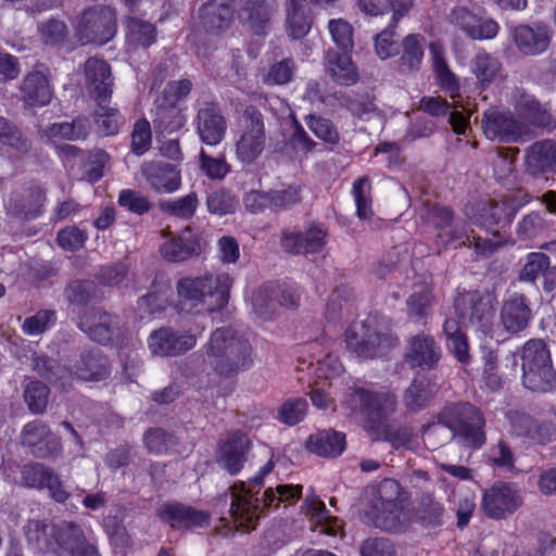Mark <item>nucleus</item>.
Here are the masks:
<instances>
[{"mask_svg": "<svg viewBox=\"0 0 556 556\" xmlns=\"http://www.w3.org/2000/svg\"><path fill=\"white\" fill-rule=\"evenodd\" d=\"M412 4L413 0H358L359 10L368 15L377 16L392 11L394 23L409 11Z\"/></svg>", "mask_w": 556, "mask_h": 556, "instance_id": "c03bdc74", "label": "nucleus"}, {"mask_svg": "<svg viewBox=\"0 0 556 556\" xmlns=\"http://www.w3.org/2000/svg\"><path fill=\"white\" fill-rule=\"evenodd\" d=\"M513 36L515 45L522 54L538 55L547 50L552 33L546 24L535 22L516 26Z\"/></svg>", "mask_w": 556, "mask_h": 556, "instance_id": "5701e85b", "label": "nucleus"}, {"mask_svg": "<svg viewBox=\"0 0 556 556\" xmlns=\"http://www.w3.org/2000/svg\"><path fill=\"white\" fill-rule=\"evenodd\" d=\"M532 319V309L529 299L519 292H514L504 299L500 320L504 330L517 334L526 330Z\"/></svg>", "mask_w": 556, "mask_h": 556, "instance_id": "aec40b11", "label": "nucleus"}, {"mask_svg": "<svg viewBox=\"0 0 556 556\" xmlns=\"http://www.w3.org/2000/svg\"><path fill=\"white\" fill-rule=\"evenodd\" d=\"M110 372V362L99 349L84 350L74 365L75 376L84 381H102Z\"/></svg>", "mask_w": 556, "mask_h": 556, "instance_id": "cd10ccee", "label": "nucleus"}, {"mask_svg": "<svg viewBox=\"0 0 556 556\" xmlns=\"http://www.w3.org/2000/svg\"><path fill=\"white\" fill-rule=\"evenodd\" d=\"M99 110L94 113V123L104 136H112L118 132L121 127V115L115 109L106 108L103 103L98 104Z\"/></svg>", "mask_w": 556, "mask_h": 556, "instance_id": "69168bd1", "label": "nucleus"}, {"mask_svg": "<svg viewBox=\"0 0 556 556\" xmlns=\"http://www.w3.org/2000/svg\"><path fill=\"white\" fill-rule=\"evenodd\" d=\"M325 71L339 85L351 86L358 80L350 52L328 49L325 55Z\"/></svg>", "mask_w": 556, "mask_h": 556, "instance_id": "2f4dec72", "label": "nucleus"}, {"mask_svg": "<svg viewBox=\"0 0 556 556\" xmlns=\"http://www.w3.org/2000/svg\"><path fill=\"white\" fill-rule=\"evenodd\" d=\"M252 305L255 314L263 319H271L279 313V287H260L252 296Z\"/></svg>", "mask_w": 556, "mask_h": 556, "instance_id": "37998d69", "label": "nucleus"}, {"mask_svg": "<svg viewBox=\"0 0 556 556\" xmlns=\"http://www.w3.org/2000/svg\"><path fill=\"white\" fill-rule=\"evenodd\" d=\"M433 300V289L429 285L419 286L406 300L408 314L419 318L426 317L431 309Z\"/></svg>", "mask_w": 556, "mask_h": 556, "instance_id": "13d9d810", "label": "nucleus"}, {"mask_svg": "<svg viewBox=\"0 0 556 556\" xmlns=\"http://www.w3.org/2000/svg\"><path fill=\"white\" fill-rule=\"evenodd\" d=\"M549 257L542 252H531L527 256L526 264L519 273L520 281L534 282L540 274L546 270Z\"/></svg>", "mask_w": 556, "mask_h": 556, "instance_id": "0e129e2a", "label": "nucleus"}, {"mask_svg": "<svg viewBox=\"0 0 556 556\" xmlns=\"http://www.w3.org/2000/svg\"><path fill=\"white\" fill-rule=\"evenodd\" d=\"M452 438L470 450H478L485 443V420L481 410L468 402L448 403L438 414Z\"/></svg>", "mask_w": 556, "mask_h": 556, "instance_id": "39448f33", "label": "nucleus"}, {"mask_svg": "<svg viewBox=\"0 0 556 556\" xmlns=\"http://www.w3.org/2000/svg\"><path fill=\"white\" fill-rule=\"evenodd\" d=\"M514 99L515 108L530 124L536 126H547L549 124V113L533 96L526 93L521 89H516Z\"/></svg>", "mask_w": 556, "mask_h": 556, "instance_id": "58836bf2", "label": "nucleus"}, {"mask_svg": "<svg viewBox=\"0 0 556 556\" xmlns=\"http://www.w3.org/2000/svg\"><path fill=\"white\" fill-rule=\"evenodd\" d=\"M53 469L41 463H28L21 469V480L27 488L41 490L47 484V480Z\"/></svg>", "mask_w": 556, "mask_h": 556, "instance_id": "bf43d9fd", "label": "nucleus"}, {"mask_svg": "<svg viewBox=\"0 0 556 556\" xmlns=\"http://www.w3.org/2000/svg\"><path fill=\"white\" fill-rule=\"evenodd\" d=\"M53 138L66 140L85 139L89 134V122L87 118L78 117L71 123H55L49 129Z\"/></svg>", "mask_w": 556, "mask_h": 556, "instance_id": "4d7b16f0", "label": "nucleus"}, {"mask_svg": "<svg viewBox=\"0 0 556 556\" xmlns=\"http://www.w3.org/2000/svg\"><path fill=\"white\" fill-rule=\"evenodd\" d=\"M126 28V43L130 49H146L155 42L156 28L150 22L138 17H128Z\"/></svg>", "mask_w": 556, "mask_h": 556, "instance_id": "a19ab883", "label": "nucleus"}, {"mask_svg": "<svg viewBox=\"0 0 556 556\" xmlns=\"http://www.w3.org/2000/svg\"><path fill=\"white\" fill-rule=\"evenodd\" d=\"M353 195L356 204V213L361 219L370 218L372 215L370 199V182L367 177H361L353 182Z\"/></svg>", "mask_w": 556, "mask_h": 556, "instance_id": "052dcab7", "label": "nucleus"}, {"mask_svg": "<svg viewBox=\"0 0 556 556\" xmlns=\"http://www.w3.org/2000/svg\"><path fill=\"white\" fill-rule=\"evenodd\" d=\"M522 384L532 392L546 393L556 389V372L551 354L541 339L525 343L521 351Z\"/></svg>", "mask_w": 556, "mask_h": 556, "instance_id": "423d86ee", "label": "nucleus"}, {"mask_svg": "<svg viewBox=\"0 0 556 556\" xmlns=\"http://www.w3.org/2000/svg\"><path fill=\"white\" fill-rule=\"evenodd\" d=\"M302 509L311 518V529L320 534L343 538V522L329 515L325 504L317 496H307Z\"/></svg>", "mask_w": 556, "mask_h": 556, "instance_id": "bb28decb", "label": "nucleus"}, {"mask_svg": "<svg viewBox=\"0 0 556 556\" xmlns=\"http://www.w3.org/2000/svg\"><path fill=\"white\" fill-rule=\"evenodd\" d=\"M85 534L81 527L74 521L63 520L54 526V551L59 556H66L71 548Z\"/></svg>", "mask_w": 556, "mask_h": 556, "instance_id": "49530a36", "label": "nucleus"}, {"mask_svg": "<svg viewBox=\"0 0 556 556\" xmlns=\"http://www.w3.org/2000/svg\"><path fill=\"white\" fill-rule=\"evenodd\" d=\"M199 201L198 197L194 192H190L189 194L179 198L177 200H165L160 202L159 206L162 212L180 218V219H190L197 211Z\"/></svg>", "mask_w": 556, "mask_h": 556, "instance_id": "6e6d98bb", "label": "nucleus"}, {"mask_svg": "<svg viewBox=\"0 0 556 556\" xmlns=\"http://www.w3.org/2000/svg\"><path fill=\"white\" fill-rule=\"evenodd\" d=\"M242 130L236 142V155L243 164H251L263 153L266 146L264 115L255 105L242 112Z\"/></svg>", "mask_w": 556, "mask_h": 556, "instance_id": "1a4fd4ad", "label": "nucleus"}, {"mask_svg": "<svg viewBox=\"0 0 556 556\" xmlns=\"http://www.w3.org/2000/svg\"><path fill=\"white\" fill-rule=\"evenodd\" d=\"M372 441H386L395 450L409 444L413 433L408 428L397 427L389 420L368 433Z\"/></svg>", "mask_w": 556, "mask_h": 556, "instance_id": "de8ad7c7", "label": "nucleus"}, {"mask_svg": "<svg viewBox=\"0 0 556 556\" xmlns=\"http://www.w3.org/2000/svg\"><path fill=\"white\" fill-rule=\"evenodd\" d=\"M472 230L468 231V227L464 223L451 224L443 232L438 233V240L444 247H471L472 244Z\"/></svg>", "mask_w": 556, "mask_h": 556, "instance_id": "680f3d73", "label": "nucleus"}, {"mask_svg": "<svg viewBox=\"0 0 556 556\" xmlns=\"http://www.w3.org/2000/svg\"><path fill=\"white\" fill-rule=\"evenodd\" d=\"M274 463L267 462L261 472L252 479V486L247 488L244 482L236 483L231 488L230 516L238 529L250 531L255 529L260 514L263 509L278 507L279 503L293 504L302 493V485L280 484L264 491L262 498L255 496V488H261L264 477L273 471Z\"/></svg>", "mask_w": 556, "mask_h": 556, "instance_id": "f257e3e1", "label": "nucleus"}, {"mask_svg": "<svg viewBox=\"0 0 556 556\" xmlns=\"http://www.w3.org/2000/svg\"><path fill=\"white\" fill-rule=\"evenodd\" d=\"M78 319V328L100 344H109L119 328L118 317L98 306L84 308Z\"/></svg>", "mask_w": 556, "mask_h": 556, "instance_id": "dca6fc26", "label": "nucleus"}, {"mask_svg": "<svg viewBox=\"0 0 556 556\" xmlns=\"http://www.w3.org/2000/svg\"><path fill=\"white\" fill-rule=\"evenodd\" d=\"M501 67L498 59L486 52H479L472 61V72L483 87L495 79Z\"/></svg>", "mask_w": 556, "mask_h": 556, "instance_id": "864d4df0", "label": "nucleus"}, {"mask_svg": "<svg viewBox=\"0 0 556 556\" xmlns=\"http://www.w3.org/2000/svg\"><path fill=\"white\" fill-rule=\"evenodd\" d=\"M307 402L296 397L286 401L278 410V418L281 422L293 426L299 424L305 416Z\"/></svg>", "mask_w": 556, "mask_h": 556, "instance_id": "774afa93", "label": "nucleus"}, {"mask_svg": "<svg viewBox=\"0 0 556 556\" xmlns=\"http://www.w3.org/2000/svg\"><path fill=\"white\" fill-rule=\"evenodd\" d=\"M432 66L441 88L446 91L451 99L459 97V81L456 75L450 70L441 45L430 43Z\"/></svg>", "mask_w": 556, "mask_h": 556, "instance_id": "4c0bfd02", "label": "nucleus"}, {"mask_svg": "<svg viewBox=\"0 0 556 556\" xmlns=\"http://www.w3.org/2000/svg\"><path fill=\"white\" fill-rule=\"evenodd\" d=\"M23 99L29 105H46L52 98L47 77L41 72L28 73L21 86Z\"/></svg>", "mask_w": 556, "mask_h": 556, "instance_id": "e433bc0d", "label": "nucleus"}, {"mask_svg": "<svg viewBox=\"0 0 556 556\" xmlns=\"http://www.w3.org/2000/svg\"><path fill=\"white\" fill-rule=\"evenodd\" d=\"M54 526L45 520H28L24 528L27 542L40 552L54 551Z\"/></svg>", "mask_w": 556, "mask_h": 556, "instance_id": "79ce46f5", "label": "nucleus"}, {"mask_svg": "<svg viewBox=\"0 0 556 556\" xmlns=\"http://www.w3.org/2000/svg\"><path fill=\"white\" fill-rule=\"evenodd\" d=\"M434 391L430 382L426 379H415L405 390L404 404L412 412H418L433 396Z\"/></svg>", "mask_w": 556, "mask_h": 556, "instance_id": "603ef678", "label": "nucleus"}, {"mask_svg": "<svg viewBox=\"0 0 556 556\" xmlns=\"http://www.w3.org/2000/svg\"><path fill=\"white\" fill-rule=\"evenodd\" d=\"M231 286L232 279L227 274L186 277L178 280L177 292L180 303L189 304V309L199 312L201 306L208 312H218L228 304Z\"/></svg>", "mask_w": 556, "mask_h": 556, "instance_id": "20e7f679", "label": "nucleus"}, {"mask_svg": "<svg viewBox=\"0 0 556 556\" xmlns=\"http://www.w3.org/2000/svg\"><path fill=\"white\" fill-rule=\"evenodd\" d=\"M443 507L431 494H424L416 513V519L425 529L432 530L443 525Z\"/></svg>", "mask_w": 556, "mask_h": 556, "instance_id": "09e8293b", "label": "nucleus"}, {"mask_svg": "<svg viewBox=\"0 0 556 556\" xmlns=\"http://www.w3.org/2000/svg\"><path fill=\"white\" fill-rule=\"evenodd\" d=\"M273 8L266 0H247L238 12L239 21L257 36H264L269 27Z\"/></svg>", "mask_w": 556, "mask_h": 556, "instance_id": "473e14b6", "label": "nucleus"}, {"mask_svg": "<svg viewBox=\"0 0 556 556\" xmlns=\"http://www.w3.org/2000/svg\"><path fill=\"white\" fill-rule=\"evenodd\" d=\"M250 447L251 441L247 434L230 432L218 445L217 463L230 475H236L243 468Z\"/></svg>", "mask_w": 556, "mask_h": 556, "instance_id": "4be33fe9", "label": "nucleus"}, {"mask_svg": "<svg viewBox=\"0 0 556 556\" xmlns=\"http://www.w3.org/2000/svg\"><path fill=\"white\" fill-rule=\"evenodd\" d=\"M142 173L156 192L170 193L180 187V173L173 164L150 162L143 166Z\"/></svg>", "mask_w": 556, "mask_h": 556, "instance_id": "c756f323", "label": "nucleus"}, {"mask_svg": "<svg viewBox=\"0 0 556 556\" xmlns=\"http://www.w3.org/2000/svg\"><path fill=\"white\" fill-rule=\"evenodd\" d=\"M195 130L206 146H217L223 141L228 128L227 118L218 103L205 101L197 111Z\"/></svg>", "mask_w": 556, "mask_h": 556, "instance_id": "f3484780", "label": "nucleus"}, {"mask_svg": "<svg viewBox=\"0 0 556 556\" xmlns=\"http://www.w3.org/2000/svg\"><path fill=\"white\" fill-rule=\"evenodd\" d=\"M233 11L224 0H210L199 10L202 27L210 33L218 34L229 28Z\"/></svg>", "mask_w": 556, "mask_h": 556, "instance_id": "7c9ffc66", "label": "nucleus"}, {"mask_svg": "<svg viewBox=\"0 0 556 556\" xmlns=\"http://www.w3.org/2000/svg\"><path fill=\"white\" fill-rule=\"evenodd\" d=\"M521 203L511 195L490 199L477 205L475 223L484 226H507L519 211Z\"/></svg>", "mask_w": 556, "mask_h": 556, "instance_id": "a211bd4d", "label": "nucleus"}, {"mask_svg": "<svg viewBox=\"0 0 556 556\" xmlns=\"http://www.w3.org/2000/svg\"><path fill=\"white\" fill-rule=\"evenodd\" d=\"M153 125L156 132L172 134L185 125V116L181 114L177 103L159 97L155 100Z\"/></svg>", "mask_w": 556, "mask_h": 556, "instance_id": "f704fd0d", "label": "nucleus"}, {"mask_svg": "<svg viewBox=\"0 0 556 556\" xmlns=\"http://www.w3.org/2000/svg\"><path fill=\"white\" fill-rule=\"evenodd\" d=\"M341 405L351 415L363 418V429L368 434L395 413L397 399L391 391L353 383L345 390Z\"/></svg>", "mask_w": 556, "mask_h": 556, "instance_id": "7ed1b4c3", "label": "nucleus"}, {"mask_svg": "<svg viewBox=\"0 0 556 556\" xmlns=\"http://www.w3.org/2000/svg\"><path fill=\"white\" fill-rule=\"evenodd\" d=\"M205 355L211 368L219 376L230 378L251 367V345L233 329H216L205 345Z\"/></svg>", "mask_w": 556, "mask_h": 556, "instance_id": "f03ea898", "label": "nucleus"}, {"mask_svg": "<svg viewBox=\"0 0 556 556\" xmlns=\"http://www.w3.org/2000/svg\"><path fill=\"white\" fill-rule=\"evenodd\" d=\"M403 52L399 60L401 72H418L421 67L426 39L420 34H409L402 40Z\"/></svg>", "mask_w": 556, "mask_h": 556, "instance_id": "ea45409f", "label": "nucleus"}, {"mask_svg": "<svg viewBox=\"0 0 556 556\" xmlns=\"http://www.w3.org/2000/svg\"><path fill=\"white\" fill-rule=\"evenodd\" d=\"M29 197L31 198V203L25 204L20 203L17 199H10L8 211L10 214L16 217H22L25 219L35 218L40 213V207L46 199L45 192L39 187L29 188Z\"/></svg>", "mask_w": 556, "mask_h": 556, "instance_id": "5fc2aeb1", "label": "nucleus"}, {"mask_svg": "<svg viewBox=\"0 0 556 556\" xmlns=\"http://www.w3.org/2000/svg\"><path fill=\"white\" fill-rule=\"evenodd\" d=\"M371 502L367 511L374 526L386 531H395L402 525V488L394 479H383L371 491Z\"/></svg>", "mask_w": 556, "mask_h": 556, "instance_id": "6e6552de", "label": "nucleus"}, {"mask_svg": "<svg viewBox=\"0 0 556 556\" xmlns=\"http://www.w3.org/2000/svg\"><path fill=\"white\" fill-rule=\"evenodd\" d=\"M339 105L345 108L354 116L369 121L378 114L374 101L366 94H355L353 92L336 93Z\"/></svg>", "mask_w": 556, "mask_h": 556, "instance_id": "a18cd8bd", "label": "nucleus"}, {"mask_svg": "<svg viewBox=\"0 0 556 556\" xmlns=\"http://www.w3.org/2000/svg\"><path fill=\"white\" fill-rule=\"evenodd\" d=\"M306 124L315 136L323 141L329 144H337L339 142V132L330 119L316 115H308L306 117Z\"/></svg>", "mask_w": 556, "mask_h": 556, "instance_id": "338daca9", "label": "nucleus"}, {"mask_svg": "<svg viewBox=\"0 0 556 556\" xmlns=\"http://www.w3.org/2000/svg\"><path fill=\"white\" fill-rule=\"evenodd\" d=\"M482 128L490 140L510 143L526 140L529 126L515 117L509 111L488 109L483 113Z\"/></svg>", "mask_w": 556, "mask_h": 556, "instance_id": "9b49d317", "label": "nucleus"}, {"mask_svg": "<svg viewBox=\"0 0 556 556\" xmlns=\"http://www.w3.org/2000/svg\"><path fill=\"white\" fill-rule=\"evenodd\" d=\"M495 304V296L488 291L464 290L454 299V311L465 327L489 336L493 330Z\"/></svg>", "mask_w": 556, "mask_h": 556, "instance_id": "0eeeda50", "label": "nucleus"}, {"mask_svg": "<svg viewBox=\"0 0 556 556\" xmlns=\"http://www.w3.org/2000/svg\"><path fill=\"white\" fill-rule=\"evenodd\" d=\"M309 452L323 457H337L345 448V434L332 429L313 433L306 441Z\"/></svg>", "mask_w": 556, "mask_h": 556, "instance_id": "72a5a7b5", "label": "nucleus"}, {"mask_svg": "<svg viewBox=\"0 0 556 556\" xmlns=\"http://www.w3.org/2000/svg\"><path fill=\"white\" fill-rule=\"evenodd\" d=\"M116 13L105 5L91 7L84 11L77 26L83 43L104 45L116 34Z\"/></svg>", "mask_w": 556, "mask_h": 556, "instance_id": "9d476101", "label": "nucleus"}, {"mask_svg": "<svg viewBox=\"0 0 556 556\" xmlns=\"http://www.w3.org/2000/svg\"><path fill=\"white\" fill-rule=\"evenodd\" d=\"M285 11L289 35L293 39L304 37L312 26V15L307 0H286Z\"/></svg>", "mask_w": 556, "mask_h": 556, "instance_id": "c9c22d12", "label": "nucleus"}, {"mask_svg": "<svg viewBox=\"0 0 556 556\" xmlns=\"http://www.w3.org/2000/svg\"><path fill=\"white\" fill-rule=\"evenodd\" d=\"M441 358V346L433 337L418 333L409 341V349L405 354V362L412 368L431 370L437 367Z\"/></svg>", "mask_w": 556, "mask_h": 556, "instance_id": "b1692460", "label": "nucleus"}, {"mask_svg": "<svg viewBox=\"0 0 556 556\" xmlns=\"http://www.w3.org/2000/svg\"><path fill=\"white\" fill-rule=\"evenodd\" d=\"M522 503V493L517 484L496 482L484 491L481 506L488 517L504 519L514 514Z\"/></svg>", "mask_w": 556, "mask_h": 556, "instance_id": "ddd939ff", "label": "nucleus"}, {"mask_svg": "<svg viewBox=\"0 0 556 556\" xmlns=\"http://www.w3.org/2000/svg\"><path fill=\"white\" fill-rule=\"evenodd\" d=\"M0 142L21 155L27 154L31 149L29 139L14 123L3 116H0Z\"/></svg>", "mask_w": 556, "mask_h": 556, "instance_id": "8fccbe9b", "label": "nucleus"}, {"mask_svg": "<svg viewBox=\"0 0 556 556\" xmlns=\"http://www.w3.org/2000/svg\"><path fill=\"white\" fill-rule=\"evenodd\" d=\"M88 91L98 104L105 103L112 96L111 67L103 60L90 58L85 63Z\"/></svg>", "mask_w": 556, "mask_h": 556, "instance_id": "a878e982", "label": "nucleus"}, {"mask_svg": "<svg viewBox=\"0 0 556 556\" xmlns=\"http://www.w3.org/2000/svg\"><path fill=\"white\" fill-rule=\"evenodd\" d=\"M327 242L328 229L320 223H309L303 231L285 229L280 239L283 251L294 255L319 253Z\"/></svg>", "mask_w": 556, "mask_h": 556, "instance_id": "f8f14e48", "label": "nucleus"}, {"mask_svg": "<svg viewBox=\"0 0 556 556\" xmlns=\"http://www.w3.org/2000/svg\"><path fill=\"white\" fill-rule=\"evenodd\" d=\"M159 517L173 529L189 530L207 526L211 515L179 502H167L159 509Z\"/></svg>", "mask_w": 556, "mask_h": 556, "instance_id": "412c9836", "label": "nucleus"}, {"mask_svg": "<svg viewBox=\"0 0 556 556\" xmlns=\"http://www.w3.org/2000/svg\"><path fill=\"white\" fill-rule=\"evenodd\" d=\"M346 348L358 356L371 358L380 354L382 348L391 345V339L387 334L379 333L366 323L359 327L348 330L345 337Z\"/></svg>", "mask_w": 556, "mask_h": 556, "instance_id": "6ab92c4d", "label": "nucleus"}, {"mask_svg": "<svg viewBox=\"0 0 556 556\" xmlns=\"http://www.w3.org/2000/svg\"><path fill=\"white\" fill-rule=\"evenodd\" d=\"M526 169L532 176L556 173V142L542 140L532 143L527 150Z\"/></svg>", "mask_w": 556, "mask_h": 556, "instance_id": "c85d7f7f", "label": "nucleus"}, {"mask_svg": "<svg viewBox=\"0 0 556 556\" xmlns=\"http://www.w3.org/2000/svg\"><path fill=\"white\" fill-rule=\"evenodd\" d=\"M205 248V240L200 233H193L186 227L178 237L172 238L161 247V254L169 262H184L200 255Z\"/></svg>", "mask_w": 556, "mask_h": 556, "instance_id": "393cba45", "label": "nucleus"}, {"mask_svg": "<svg viewBox=\"0 0 556 556\" xmlns=\"http://www.w3.org/2000/svg\"><path fill=\"white\" fill-rule=\"evenodd\" d=\"M197 337L188 331H178L172 327H161L153 330L148 339L147 346L154 357H175L182 355L194 348Z\"/></svg>", "mask_w": 556, "mask_h": 556, "instance_id": "4468645a", "label": "nucleus"}, {"mask_svg": "<svg viewBox=\"0 0 556 556\" xmlns=\"http://www.w3.org/2000/svg\"><path fill=\"white\" fill-rule=\"evenodd\" d=\"M21 442L37 458H55L62 453L61 438L41 420L29 421L23 427Z\"/></svg>", "mask_w": 556, "mask_h": 556, "instance_id": "2eb2a0df", "label": "nucleus"}, {"mask_svg": "<svg viewBox=\"0 0 556 556\" xmlns=\"http://www.w3.org/2000/svg\"><path fill=\"white\" fill-rule=\"evenodd\" d=\"M295 71L293 59L286 58L269 66L267 73L263 77L266 85H286L291 81Z\"/></svg>", "mask_w": 556, "mask_h": 556, "instance_id": "e2e57ef3", "label": "nucleus"}, {"mask_svg": "<svg viewBox=\"0 0 556 556\" xmlns=\"http://www.w3.org/2000/svg\"><path fill=\"white\" fill-rule=\"evenodd\" d=\"M24 402L33 415H42L47 410L50 389L39 380H33L24 389Z\"/></svg>", "mask_w": 556, "mask_h": 556, "instance_id": "3c124183", "label": "nucleus"}]
</instances>
